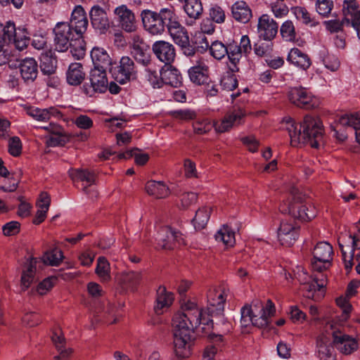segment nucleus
I'll return each mask as SVG.
<instances>
[{"label": "nucleus", "mask_w": 360, "mask_h": 360, "mask_svg": "<svg viewBox=\"0 0 360 360\" xmlns=\"http://www.w3.org/2000/svg\"><path fill=\"white\" fill-rule=\"evenodd\" d=\"M109 269L110 265L107 259L103 257H98L96 273L103 281L110 278Z\"/></svg>", "instance_id": "nucleus-50"}, {"label": "nucleus", "mask_w": 360, "mask_h": 360, "mask_svg": "<svg viewBox=\"0 0 360 360\" xmlns=\"http://www.w3.org/2000/svg\"><path fill=\"white\" fill-rule=\"evenodd\" d=\"M110 70L114 79L121 84L136 77V66L134 60L129 56L122 57L119 65L111 68Z\"/></svg>", "instance_id": "nucleus-7"}, {"label": "nucleus", "mask_w": 360, "mask_h": 360, "mask_svg": "<svg viewBox=\"0 0 360 360\" xmlns=\"http://www.w3.org/2000/svg\"><path fill=\"white\" fill-rule=\"evenodd\" d=\"M8 151L13 157H18L22 153V143L18 136L8 137Z\"/></svg>", "instance_id": "nucleus-54"}, {"label": "nucleus", "mask_w": 360, "mask_h": 360, "mask_svg": "<svg viewBox=\"0 0 360 360\" xmlns=\"http://www.w3.org/2000/svg\"><path fill=\"white\" fill-rule=\"evenodd\" d=\"M19 51L11 44L1 45V65H7L8 68L16 69L19 63Z\"/></svg>", "instance_id": "nucleus-31"}, {"label": "nucleus", "mask_w": 360, "mask_h": 360, "mask_svg": "<svg viewBox=\"0 0 360 360\" xmlns=\"http://www.w3.org/2000/svg\"><path fill=\"white\" fill-rule=\"evenodd\" d=\"M130 48L131 53L137 63L143 66L150 65L152 60L150 47L140 35L134 34L131 37Z\"/></svg>", "instance_id": "nucleus-11"}, {"label": "nucleus", "mask_w": 360, "mask_h": 360, "mask_svg": "<svg viewBox=\"0 0 360 360\" xmlns=\"http://www.w3.org/2000/svg\"><path fill=\"white\" fill-rule=\"evenodd\" d=\"M22 78L25 82H33L38 75V65L33 58H26L18 63Z\"/></svg>", "instance_id": "nucleus-27"}, {"label": "nucleus", "mask_w": 360, "mask_h": 360, "mask_svg": "<svg viewBox=\"0 0 360 360\" xmlns=\"http://www.w3.org/2000/svg\"><path fill=\"white\" fill-rule=\"evenodd\" d=\"M175 11L173 6L162 8L158 11L144 9L141 12L143 29L151 35L163 34Z\"/></svg>", "instance_id": "nucleus-3"}, {"label": "nucleus", "mask_w": 360, "mask_h": 360, "mask_svg": "<svg viewBox=\"0 0 360 360\" xmlns=\"http://www.w3.org/2000/svg\"><path fill=\"white\" fill-rule=\"evenodd\" d=\"M91 25L100 34H105L111 27V22L105 9L99 5L93 6L89 11Z\"/></svg>", "instance_id": "nucleus-12"}, {"label": "nucleus", "mask_w": 360, "mask_h": 360, "mask_svg": "<svg viewBox=\"0 0 360 360\" xmlns=\"http://www.w3.org/2000/svg\"><path fill=\"white\" fill-rule=\"evenodd\" d=\"M227 295V290L224 287L214 288L209 290L207 308L209 316L222 315Z\"/></svg>", "instance_id": "nucleus-10"}, {"label": "nucleus", "mask_w": 360, "mask_h": 360, "mask_svg": "<svg viewBox=\"0 0 360 360\" xmlns=\"http://www.w3.org/2000/svg\"><path fill=\"white\" fill-rule=\"evenodd\" d=\"M303 290H305V296L307 298L312 299L314 300H318L323 296V293L321 292L316 293V292H319L318 290L317 283H315L314 279L312 281H309L303 286Z\"/></svg>", "instance_id": "nucleus-55"}, {"label": "nucleus", "mask_w": 360, "mask_h": 360, "mask_svg": "<svg viewBox=\"0 0 360 360\" xmlns=\"http://www.w3.org/2000/svg\"><path fill=\"white\" fill-rule=\"evenodd\" d=\"M106 70L94 68L91 70L89 79L94 92L103 93L108 89Z\"/></svg>", "instance_id": "nucleus-24"}, {"label": "nucleus", "mask_w": 360, "mask_h": 360, "mask_svg": "<svg viewBox=\"0 0 360 360\" xmlns=\"http://www.w3.org/2000/svg\"><path fill=\"white\" fill-rule=\"evenodd\" d=\"M160 75L162 84H165L175 88L181 84V75L176 68L171 65L163 68L160 70Z\"/></svg>", "instance_id": "nucleus-28"}, {"label": "nucleus", "mask_w": 360, "mask_h": 360, "mask_svg": "<svg viewBox=\"0 0 360 360\" xmlns=\"http://www.w3.org/2000/svg\"><path fill=\"white\" fill-rule=\"evenodd\" d=\"M227 57L229 63H227L229 70L232 72H237L239 71V63L242 58V53L237 43H230L226 46Z\"/></svg>", "instance_id": "nucleus-30"}, {"label": "nucleus", "mask_w": 360, "mask_h": 360, "mask_svg": "<svg viewBox=\"0 0 360 360\" xmlns=\"http://www.w3.org/2000/svg\"><path fill=\"white\" fill-rule=\"evenodd\" d=\"M281 34L285 40L292 41L295 39V27L290 20L285 21L281 27Z\"/></svg>", "instance_id": "nucleus-57"}, {"label": "nucleus", "mask_w": 360, "mask_h": 360, "mask_svg": "<svg viewBox=\"0 0 360 360\" xmlns=\"http://www.w3.org/2000/svg\"><path fill=\"white\" fill-rule=\"evenodd\" d=\"M245 116V112L242 108H234L226 113L220 123L214 125L215 130L219 133L227 131L231 127L241 124Z\"/></svg>", "instance_id": "nucleus-15"}, {"label": "nucleus", "mask_w": 360, "mask_h": 360, "mask_svg": "<svg viewBox=\"0 0 360 360\" xmlns=\"http://www.w3.org/2000/svg\"><path fill=\"white\" fill-rule=\"evenodd\" d=\"M277 22L267 14H263L258 20L257 32L259 39L272 40L278 32Z\"/></svg>", "instance_id": "nucleus-17"}, {"label": "nucleus", "mask_w": 360, "mask_h": 360, "mask_svg": "<svg viewBox=\"0 0 360 360\" xmlns=\"http://www.w3.org/2000/svg\"><path fill=\"white\" fill-rule=\"evenodd\" d=\"M287 60L303 70H307L311 65L309 56L297 48L290 51Z\"/></svg>", "instance_id": "nucleus-29"}, {"label": "nucleus", "mask_w": 360, "mask_h": 360, "mask_svg": "<svg viewBox=\"0 0 360 360\" xmlns=\"http://www.w3.org/2000/svg\"><path fill=\"white\" fill-rule=\"evenodd\" d=\"M288 96L292 104L306 110L316 108L319 105L318 99L303 87L291 88Z\"/></svg>", "instance_id": "nucleus-8"}, {"label": "nucleus", "mask_w": 360, "mask_h": 360, "mask_svg": "<svg viewBox=\"0 0 360 360\" xmlns=\"http://www.w3.org/2000/svg\"><path fill=\"white\" fill-rule=\"evenodd\" d=\"M221 86L225 90L233 91L238 86V80L233 74L228 75L221 78Z\"/></svg>", "instance_id": "nucleus-61"}, {"label": "nucleus", "mask_w": 360, "mask_h": 360, "mask_svg": "<svg viewBox=\"0 0 360 360\" xmlns=\"http://www.w3.org/2000/svg\"><path fill=\"white\" fill-rule=\"evenodd\" d=\"M69 25L79 37L86 31L89 21L82 6H75L72 12Z\"/></svg>", "instance_id": "nucleus-20"}, {"label": "nucleus", "mask_w": 360, "mask_h": 360, "mask_svg": "<svg viewBox=\"0 0 360 360\" xmlns=\"http://www.w3.org/2000/svg\"><path fill=\"white\" fill-rule=\"evenodd\" d=\"M231 16L237 22H248L252 17V10L244 1H238L231 7Z\"/></svg>", "instance_id": "nucleus-25"}, {"label": "nucleus", "mask_w": 360, "mask_h": 360, "mask_svg": "<svg viewBox=\"0 0 360 360\" xmlns=\"http://www.w3.org/2000/svg\"><path fill=\"white\" fill-rule=\"evenodd\" d=\"M70 141V136L65 131L57 134H51L47 139L46 142L49 146L56 147L58 146H64Z\"/></svg>", "instance_id": "nucleus-56"}, {"label": "nucleus", "mask_w": 360, "mask_h": 360, "mask_svg": "<svg viewBox=\"0 0 360 360\" xmlns=\"http://www.w3.org/2000/svg\"><path fill=\"white\" fill-rule=\"evenodd\" d=\"M209 338L213 345L207 346L203 352L202 360H214L218 349L224 345L222 335L212 333Z\"/></svg>", "instance_id": "nucleus-38"}, {"label": "nucleus", "mask_w": 360, "mask_h": 360, "mask_svg": "<svg viewBox=\"0 0 360 360\" xmlns=\"http://www.w3.org/2000/svg\"><path fill=\"white\" fill-rule=\"evenodd\" d=\"M300 143L309 144L311 148H318L323 143V129L319 117L306 115L300 124Z\"/></svg>", "instance_id": "nucleus-4"}, {"label": "nucleus", "mask_w": 360, "mask_h": 360, "mask_svg": "<svg viewBox=\"0 0 360 360\" xmlns=\"http://www.w3.org/2000/svg\"><path fill=\"white\" fill-rule=\"evenodd\" d=\"M184 9L188 16L194 20L199 19L203 13V7L200 0H186Z\"/></svg>", "instance_id": "nucleus-43"}, {"label": "nucleus", "mask_w": 360, "mask_h": 360, "mask_svg": "<svg viewBox=\"0 0 360 360\" xmlns=\"http://www.w3.org/2000/svg\"><path fill=\"white\" fill-rule=\"evenodd\" d=\"M169 114L176 120L185 121L191 120L195 117V112L188 109L172 110Z\"/></svg>", "instance_id": "nucleus-59"}, {"label": "nucleus", "mask_w": 360, "mask_h": 360, "mask_svg": "<svg viewBox=\"0 0 360 360\" xmlns=\"http://www.w3.org/2000/svg\"><path fill=\"white\" fill-rule=\"evenodd\" d=\"M333 253V248L328 243H317L313 252L314 260L311 262L313 270L321 272L329 268L331 265Z\"/></svg>", "instance_id": "nucleus-6"}, {"label": "nucleus", "mask_w": 360, "mask_h": 360, "mask_svg": "<svg viewBox=\"0 0 360 360\" xmlns=\"http://www.w3.org/2000/svg\"><path fill=\"white\" fill-rule=\"evenodd\" d=\"M1 229L5 236H15L20 232V224L16 221H11L4 224Z\"/></svg>", "instance_id": "nucleus-62"}, {"label": "nucleus", "mask_w": 360, "mask_h": 360, "mask_svg": "<svg viewBox=\"0 0 360 360\" xmlns=\"http://www.w3.org/2000/svg\"><path fill=\"white\" fill-rule=\"evenodd\" d=\"M174 301V295L168 292L166 288L160 285L156 292V304L154 311L157 314H162L165 309H168Z\"/></svg>", "instance_id": "nucleus-26"}, {"label": "nucleus", "mask_w": 360, "mask_h": 360, "mask_svg": "<svg viewBox=\"0 0 360 360\" xmlns=\"http://www.w3.org/2000/svg\"><path fill=\"white\" fill-rule=\"evenodd\" d=\"M146 67L145 77L153 88H160L162 86L160 70H159L158 67L153 63Z\"/></svg>", "instance_id": "nucleus-46"}, {"label": "nucleus", "mask_w": 360, "mask_h": 360, "mask_svg": "<svg viewBox=\"0 0 360 360\" xmlns=\"http://www.w3.org/2000/svg\"><path fill=\"white\" fill-rule=\"evenodd\" d=\"M193 126L195 133L198 134H206L212 128V124L207 120L195 122Z\"/></svg>", "instance_id": "nucleus-63"}, {"label": "nucleus", "mask_w": 360, "mask_h": 360, "mask_svg": "<svg viewBox=\"0 0 360 360\" xmlns=\"http://www.w3.org/2000/svg\"><path fill=\"white\" fill-rule=\"evenodd\" d=\"M145 189L148 195L158 199L165 198L170 194L169 188L163 181H149Z\"/></svg>", "instance_id": "nucleus-34"}, {"label": "nucleus", "mask_w": 360, "mask_h": 360, "mask_svg": "<svg viewBox=\"0 0 360 360\" xmlns=\"http://www.w3.org/2000/svg\"><path fill=\"white\" fill-rule=\"evenodd\" d=\"M63 257L61 250L55 248L51 251H47L43 255L41 260L45 264L51 266H58Z\"/></svg>", "instance_id": "nucleus-48"}, {"label": "nucleus", "mask_w": 360, "mask_h": 360, "mask_svg": "<svg viewBox=\"0 0 360 360\" xmlns=\"http://www.w3.org/2000/svg\"><path fill=\"white\" fill-rule=\"evenodd\" d=\"M356 0H345L342 12L347 25L351 24L360 39V10Z\"/></svg>", "instance_id": "nucleus-14"}, {"label": "nucleus", "mask_w": 360, "mask_h": 360, "mask_svg": "<svg viewBox=\"0 0 360 360\" xmlns=\"http://www.w3.org/2000/svg\"><path fill=\"white\" fill-rule=\"evenodd\" d=\"M338 126L352 127L355 130L356 141L360 143V112L342 116L339 119Z\"/></svg>", "instance_id": "nucleus-39"}, {"label": "nucleus", "mask_w": 360, "mask_h": 360, "mask_svg": "<svg viewBox=\"0 0 360 360\" xmlns=\"http://www.w3.org/2000/svg\"><path fill=\"white\" fill-rule=\"evenodd\" d=\"M282 124H285V129L288 131L290 143L292 146H296L300 143V128L297 129V124L290 117H285L282 120Z\"/></svg>", "instance_id": "nucleus-42"}, {"label": "nucleus", "mask_w": 360, "mask_h": 360, "mask_svg": "<svg viewBox=\"0 0 360 360\" xmlns=\"http://www.w3.org/2000/svg\"><path fill=\"white\" fill-rule=\"evenodd\" d=\"M152 49L156 57L166 65L174 60L176 52L172 44L165 41H158L153 44Z\"/></svg>", "instance_id": "nucleus-21"}, {"label": "nucleus", "mask_w": 360, "mask_h": 360, "mask_svg": "<svg viewBox=\"0 0 360 360\" xmlns=\"http://www.w3.org/2000/svg\"><path fill=\"white\" fill-rule=\"evenodd\" d=\"M215 240L221 242L226 247H232L236 242L235 233L228 226L224 225L215 234Z\"/></svg>", "instance_id": "nucleus-45"}, {"label": "nucleus", "mask_w": 360, "mask_h": 360, "mask_svg": "<svg viewBox=\"0 0 360 360\" xmlns=\"http://www.w3.org/2000/svg\"><path fill=\"white\" fill-rule=\"evenodd\" d=\"M16 29L14 22L11 21L7 22L6 25L4 27L3 34L1 40L4 43L9 45L12 41L15 39Z\"/></svg>", "instance_id": "nucleus-51"}, {"label": "nucleus", "mask_w": 360, "mask_h": 360, "mask_svg": "<svg viewBox=\"0 0 360 360\" xmlns=\"http://www.w3.org/2000/svg\"><path fill=\"white\" fill-rule=\"evenodd\" d=\"M180 233L174 231L170 227H162L158 233V245L162 249H173L176 247L175 241H179Z\"/></svg>", "instance_id": "nucleus-23"}, {"label": "nucleus", "mask_w": 360, "mask_h": 360, "mask_svg": "<svg viewBox=\"0 0 360 360\" xmlns=\"http://www.w3.org/2000/svg\"><path fill=\"white\" fill-rule=\"evenodd\" d=\"M206 318L202 310L198 309L194 303L186 305L183 313L176 314L172 320L174 352L179 359L188 357L191 352V349L194 338V328L200 324L210 326L214 329L212 317L207 314Z\"/></svg>", "instance_id": "nucleus-1"}, {"label": "nucleus", "mask_w": 360, "mask_h": 360, "mask_svg": "<svg viewBox=\"0 0 360 360\" xmlns=\"http://www.w3.org/2000/svg\"><path fill=\"white\" fill-rule=\"evenodd\" d=\"M91 58L94 68L108 69L111 65V58L107 51L101 47H94Z\"/></svg>", "instance_id": "nucleus-33"}, {"label": "nucleus", "mask_w": 360, "mask_h": 360, "mask_svg": "<svg viewBox=\"0 0 360 360\" xmlns=\"http://www.w3.org/2000/svg\"><path fill=\"white\" fill-rule=\"evenodd\" d=\"M56 281V278L51 277L44 279L42 282L39 283L37 288V291L40 295L46 294L50 289L53 288Z\"/></svg>", "instance_id": "nucleus-64"}, {"label": "nucleus", "mask_w": 360, "mask_h": 360, "mask_svg": "<svg viewBox=\"0 0 360 360\" xmlns=\"http://www.w3.org/2000/svg\"><path fill=\"white\" fill-rule=\"evenodd\" d=\"M263 42H258L254 46L255 54L259 57L269 55L273 51L274 44L272 40L264 39Z\"/></svg>", "instance_id": "nucleus-52"}, {"label": "nucleus", "mask_w": 360, "mask_h": 360, "mask_svg": "<svg viewBox=\"0 0 360 360\" xmlns=\"http://www.w3.org/2000/svg\"><path fill=\"white\" fill-rule=\"evenodd\" d=\"M275 307L271 300H268L265 307H262L259 311V317L255 319V325L257 327H265L269 323V318L274 315Z\"/></svg>", "instance_id": "nucleus-40"}, {"label": "nucleus", "mask_w": 360, "mask_h": 360, "mask_svg": "<svg viewBox=\"0 0 360 360\" xmlns=\"http://www.w3.org/2000/svg\"><path fill=\"white\" fill-rule=\"evenodd\" d=\"M39 67L41 72L45 75L51 76L55 74L57 68V60L53 58L51 50L41 54Z\"/></svg>", "instance_id": "nucleus-35"}, {"label": "nucleus", "mask_w": 360, "mask_h": 360, "mask_svg": "<svg viewBox=\"0 0 360 360\" xmlns=\"http://www.w3.org/2000/svg\"><path fill=\"white\" fill-rule=\"evenodd\" d=\"M212 208L207 207H203L196 211L195 216L192 221L195 230L200 231L206 226Z\"/></svg>", "instance_id": "nucleus-44"}, {"label": "nucleus", "mask_w": 360, "mask_h": 360, "mask_svg": "<svg viewBox=\"0 0 360 360\" xmlns=\"http://www.w3.org/2000/svg\"><path fill=\"white\" fill-rule=\"evenodd\" d=\"M212 317L215 318V326H214V329L221 333L222 335H224V334L229 333L231 331V323L224 318V312H222V315L214 314Z\"/></svg>", "instance_id": "nucleus-53"}, {"label": "nucleus", "mask_w": 360, "mask_h": 360, "mask_svg": "<svg viewBox=\"0 0 360 360\" xmlns=\"http://www.w3.org/2000/svg\"><path fill=\"white\" fill-rule=\"evenodd\" d=\"M85 77L82 65L79 63H71L66 74L67 82L70 85L80 84Z\"/></svg>", "instance_id": "nucleus-36"}, {"label": "nucleus", "mask_w": 360, "mask_h": 360, "mask_svg": "<svg viewBox=\"0 0 360 360\" xmlns=\"http://www.w3.org/2000/svg\"><path fill=\"white\" fill-rule=\"evenodd\" d=\"M142 279V275L141 272L138 271H131L127 273L123 277V282L125 283L126 286L131 289V290H134L137 285L140 283Z\"/></svg>", "instance_id": "nucleus-49"}, {"label": "nucleus", "mask_w": 360, "mask_h": 360, "mask_svg": "<svg viewBox=\"0 0 360 360\" xmlns=\"http://www.w3.org/2000/svg\"><path fill=\"white\" fill-rule=\"evenodd\" d=\"M166 29L177 45L188 42V39H189L188 32L179 22L176 11H174Z\"/></svg>", "instance_id": "nucleus-19"}, {"label": "nucleus", "mask_w": 360, "mask_h": 360, "mask_svg": "<svg viewBox=\"0 0 360 360\" xmlns=\"http://www.w3.org/2000/svg\"><path fill=\"white\" fill-rule=\"evenodd\" d=\"M39 259L37 257H30L22 265L20 286L22 290H26L38 278L37 276V264Z\"/></svg>", "instance_id": "nucleus-16"}, {"label": "nucleus", "mask_w": 360, "mask_h": 360, "mask_svg": "<svg viewBox=\"0 0 360 360\" xmlns=\"http://www.w3.org/2000/svg\"><path fill=\"white\" fill-rule=\"evenodd\" d=\"M333 7V2L330 0H317L316 1V11L323 16H327Z\"/></svg>", "instance_id": "nucleus-60"}, {"label": "nucleus", "mask_w": 360, "mask_h": 360, "mask_svg": "<svg viewBox=\"0 0 360 360\" xmlns=\"http://www.w3.org/2000/svg\"><path fill=\"white\" fill-rule=\"evenodd\" d=\"M72 27L68 22H58L53 29L55 49L59 52L67 51L73 41Z\"/></svg>", "instance_id": "nucleus-9"}, {"label": "nucleus", "mask_w": 360, "mask_h": 360, "mask_svg": "<svg viewBox=\"0 0 360 360\" xmlns=\"http://www.w3.org/2000/svg\"><path fill=\"white\" fill-rule=\"evenodd\" d=\"M27 114L33 117L34 119L39 120L46 122L50 120V118L53 117H60L61 112L58 110V109L55 108H49L48 109H40L38 108H30L27 111Z\"/></svg>", "instance_id": "nucleus-37"}, {"label": "nucleus", "mask_w": 360, "mask_h": 360, "mask_svg": "<svg viewBox=\"0 0 360 360\" xmlns=\"http://www.w3.org/2000/svg\"><path fill=\"white\" fill-rule=\"evenodd\" d=\"M293 12L296 18L302 20L304 24L311 23V26H315L317 24V22H315L313 19L311 18L309 13L305 8L296 6L293 8Z\"/></svg>", "instance_id": "nucleus-58"}, {"label": "nucleus", "mask_w": 360, "mask_h": 360, "mask_svg": "<svg viewBox=\"0 0 360 360\" xmlns=\"http://www.w3.org/2000/svg\"><path fill=\"white\" fill-rule=\"evenodd\" d=\"M326 333L331 335L333 345L343 354H350L359 347L356 340L343 333L336 323H327Z\"/></svg>", "instance_id": "nucleus-5"}, {"label": "nucleus", "mask_w": 360, "mask_h": 360, "mask_svg": "<svg viewBox=\"0 0 360 360\" xmlns=\"http://www.w3.org/2000/svg\"><path fill=\"white\" fill-rule=\"evenodd\" d=\"M335 346L331 335L326 333V326L323 333L317 340V352L320 360H335Z\"/></svg>", "instance_id": "nucleus-18"}, {"label": "nucleus", "mask_w": 360, "mask_h": 360, "mask_svg": "<svg viewBox=\"0 0 360 360\" xmlns=\"http://www.w3.org/2000/svg\"><path fill=\"white\" fill-rule=\"evenodd\" d=\"M208 72L209 68L205 65L203 59L199 58L196 60V65L188 70V75L193 83L198 85H204L210 82Z\"/></svg>", "instance_id": "nucleus-22"}, {"label": "nucleus", "mask_w": 360, "mask_h": 360, "mask_svg": "<svg viewBox=\"0 0 360 360\" xmlns=\"http://www.w3.org/2000/svg\"><path fill=\"white\" fill-rule=\"evenodd\" d=\"M203 41L205 42V46L210 47V54L217 60H221L227 54L226 46L219 41H213L210 46H209L207 39L203 37Z\"/></svg>", "instance_id": "nucleus-47"}, {"label": "nucleus", "mask_w": 360, "mask_h": 360, "mask_svg": "<svg viewBox=\"0 0 360 360\" xmlns=\"http://www.w3.org/2000/svg\"><path fill=\"white\" fill-rule=\"evenodd\" d=\"M69 175L73 181L86 182V186L83 188V191L86 193H88V186L94 184L96 179V175L94 172L84 169H70Z\"/></svg>", "instance_id": "nucleus-32"}, {"label": "nucleus", "mask_w": 360, "mask_h": 360, "mask_svg": "<svg viewBox=\"0 0 360 360\" xmlns=\"http://www.w3.org/2000/svg\"><path fill=\"white\" fill-rule=\"evenodd\" d=\"M114 14L122 30L128 33L136 31L138 25L135 15L126 5H121L115 8Z\"/></svg>", "instance_id": "nucleus-13"}, {"label": "nucleus", "mask_w": 360, "mask_h": 360, "mask_svg": "<svg viewBox=\"0 0 360 360\" xmlns=\"http://www.w3.org/2000/svg\"><path fill=\"white\" fill-rule=\"evenodd\" d=\"M288 214L295 221L291 219L282 220L278 230V238L282 245L291 246L298 237V229L295 220L309 221L316 217L314 207L310 206V209L302 202L295 198L294 202H290L288 207Z\"/></svg>", "instance_id": "nucleus-2"}, {"label": "nucleus", "mask_w": 360, "mask_h": 360, "mask_svg": "<svg viewBox=\"0 0 360 360\" xmlns=\"http://www.w3.org/2000/svg\"><path fill=\"white\" fill-rule=\"evenodd\" d=\"M14 174L11 173L6 167L3 165V161L1 160V177L4 178L1 180V191L6 192H13L16 190L18 184V180L14 176Z\"/></svg>", "instance_id": "nucleus-41"}]
</instances>
